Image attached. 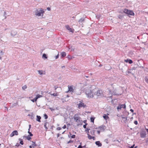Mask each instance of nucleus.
Instances as JSON below:
<instances>
[{
    "label": "nucleus",
    "instance_id": "58",
    "mask_svg": "<svg viewBox=\"0 0 148 148\" xmlns=\"http://www.w3.org/2000/svg\"><path fill=\"white\" fill-rule=\"evenodd\" d=\"M1 144H0V145H1Z\"/></svg>",
    "mask_w": 148,
    "mask_h": 148
},
{
    "label": "nucleus",
    "instance_id": "32",
    "mask_svg": "<svg viewBox=\"0 0 148 148\" xmlns=\"http://www.w3.org/2000/svg\"><path fill=\"white\" fill-rule=\"evenodd\" d=\"M94 119H95V118H93V117L91 118H90V121H91V122L94 123Z\"/></svg>",
    "mask_w": 148,
    "mask_h": 148
},
{
    "label": "nucleus",
    "instance_id": "19",
    "mask_svg": "<svg viewBox=\"0 0 148 148\" xmlns=\"http://www.w3.org/2000/svg\"><path fill=\"white\" fill-rule=\"evenodd\" d=\"M95 131L96 130H95V129L91 130L90 131L91 134L92 135H94L95 134Z\"/></svg>",
    "mask_w": 148,
    "mask_h": 148
},
{
    "label": "nucleus",
    "instance_id": "38",
    "mask_svg": "<svg viewBox=\"0 0 148 148\" xmlns=\"http://www.w3.org/2000/svg\"><path fill=\"white\" fill-rule=\"evenodd\" d=\"M134 123L136 125H137L138 124V122L137 121H135L134 122Z\"/></svg>",
    "mask_w": 148,
    "mask_h": 148
},
{
    "label": "nucleus",
    "instance_id": "30",
    "mask_svg": "<svg viewBox=\"0 0 148 148\" xmlns=\"http://www.w3.org/2000/svg\"><path fill=\"white\" fill-rule=\"evenodd\" d=\"M145 82L148 83V78H147V77H145Z\"/></svg>",
    "mask_w": 148,
    "mask_h": 148
},
{
    "label": "nucleus",
    "instance_id": "53",
    "mask_svg": "<svg viewBox=\"0 0 148 148\" xmlns=\"http://www.w3.org/2000/svg\"><path fill=\"white\" fill-rule=\"evenodd\" d=\"M146 130L147 131V132L148 133V129H146Z\"/></svg>",
    "mask_w": 148,
    "mask_h": 148
},
{
    "label": "nucleus",
    "instance_id": "25",
    "mask_svg": "<svg viewBox=\"0 0 148 148\" xmlns=\"http://www.w3.org/2000/svg\"><path fill=\"white\" fill-rule=\"evenodd\" d=\"M67 57L68 58L69 60H71L73 58H74V57H72L70 55L68 56Z\"/></svg>",
    "mask_w": 148,
    "mask_h": 148
},
{
    "label": "nucleus",
    "instance_id": "27",
    "mask_svg": "<svg viewBox=\"0 0 148 148\" xmlns=\"http://www.w3.org/2000/svg\"><path fill=\"white\" fill-rule=\"evenodd\" d=\"M146 136V134H141V137L142 138H144Z\"/></svg>",
    "mask_w": 148,
    "mask_h": 148
},
{
    "label": "nucleus",
    "instance_id": "43",
    "mask_svg": "<svg viewBox=\"0 0 148 148\" xmlns=\"http://www.w3.org/2000/svg\"><path fill=\"white\" fill-rule=\"evenodd\" d=\"M59 57V54H58L57 55L56 57V58L57 59Z\"/></svg>",
    "mask_w": 148,
    "mask_h": 148
},
{
    "label": "nucleus",
    "instance_id": "21",
    "mask_svg": "<svg viewBox=\"0 0 148 148\" xmlns=\"http://www.w3.org/2000/svg\"><path fill=\"white\" fill-rule=\"evenodd\" d=\"M32 142L33 143L32 144V145L33 147H35L37 146V145L36 143L35 142L32 141Z\"/></svg>",
    "mask_w": 148,
    "mask_h": 148
},
{
    "label": "nucleus",
    "instance_id": "54",
    "mask_svg": "<svg viewBox=\"0 0 148 148\" xmlns=\"http://www.w3.org/2000/svg\"><path fill=\"white\" fill-rule=\"evenodd\" d=\"M108 115H109V114L107 113V115H108Z\"/></svg>",
    "mask_w": 148,
    "mask_h": 148
},
{
    "label": "nucleus",
    "instance_id": "57",
    "mask_svg": "<svg viewBox=\"0 0 148 148\" xmlns=\"http://www.w3.org/2000/svg\"><path fill=\"white\" fill-rule=\"evenodd\" d=\"M70 134L71 135V134L70 133Z\"/></svg>",
    "mask_w": 148,
    "mask_h": 148
},
{
    "label": "nucleus",
    "instance_id": "2",
    "mask_svg": "<svg viewBox=\"0 0 148 148\" xmlns=\"http://www.w3.org/2000/svg\"><path fill=\"white\" fill-rule=\"evenodd\" d=\"M73 118L75 122L78 123V125H82L83 121L81 120V117L79 116L78 114H75L73 116Z\"/></svg>",
    "mask_w": 148,
    "mask_h": 148
},
{
    "label": "nucleus",
    "instance_id": "55",
    "mask_svg": "<svg viewBox=\"0 0 148 148\" xmlns=\"http://www.w3.org/2000/svg\"><path fill=\"white\" fill-rule=\"evenodd\" d=\"M50 109L51 110H52V109H51V108H50Z\"/></svg>",
    "mask_w": 148,
    "mask_h": 148
},
{
    "label": "nucleus",
    "instance_id": "8",
    "mask_svg": "<svg viewBox=\"0 0 148 148\" xmlns=\"http://www.w3.org/2000/svg\"><path fill=\"white\" fill-rule=\"evenodd\" d=\"M18 134V133L17 131L15 130L13 131L10 134V136L12 137L14 136L17 135Z\"/></svg>",
    "mask_w": 148,
    "mask_h": 148
},
{
    "label": "nucleus",
    "instance_id": "37",
    "mask_svg": "<svg viewBox=\"0 0 148 148\" xmlns=\"http://www.w3.org/2000/svg\"><path fill=\"white\" fill-rule=\"evenodd\" d=\"M75 135H73L71 136V138H75Z\"/></svg>",
    "mask_w": 148,
    "mask_h": 148
},
{
    "label": "nucleus",
    "instance_id": "49",
    "mask_svg": "<svg viewBox=\"0 0 148 148\" xmlns=\"http://www.w3.org/2000/svg\"><path fill=\"white\" fill-rule=\"evenodd\" d=\"M134 145H133L131 147H130V148H133L134 147Z\"/></svg>",
    "mask_w": 148,
    "mask_h": 148
},
{
    "label": "nucleus",
    "instance_id": "4",
    "mask_svg": "<svg viewBox=\"0 0 148 148\" xmlns=\"http://www.w3.org/2000/svg\"><path fill=\"white\" fill-rule=\"evenodd\" d=\"M123 12L128 15H134V13L132 10H130L127 9L125 8L124 9Z\"/></svg>",
    "mask_w": 148,
    "mask_h": 148
},
{
    "label": "nucleus",
    "instance_id": "16",
    "mask_svg": "<svg viewBox=\"0 0 148 148\" xmlns=\"http://www.w3.org/2000/svg\"><path fill=\"white\" fill-rule=\"evenodd\" d=\"M36 117H37V118L36 119V121L39 122H40L41 121H40V119H41V117L40 116L37 115L36 116Z\"/></svg>",
    "mask_w": 148,
    "mask_h": 148
},
{
    "label": "nucleus",
    "instance_id": "28",
    "mask_svg": "<svg viewBox=\"0 0 148 148\" xmlns=\"http://www.w3.org/2000/svg\"><path fill=\"white\" fill-rule=\"evenodd\" d=\"M50 95H53V96H57L58 95V94H57V93H53V94H50Z\"/></svg>",
    "mask_w": 148,
    "mask_h": 148
},
{
    "label": "nucleus",
    "instance_id": "13",
    "mask_svg": "<svg viewBox=\"0 0 148 148\" xmlns=\"http://www.w3.org/2000/svg\"><path fill=\"white\" fill-rule=\"evenodd\" d=\"M66 29L69 30L70 32H72L71 28L69 27V25H66Z\"/></svg>",
    "mask_w": 148,
    "mask_h": 148
},
{
    "label": "nucleus",
    "instance_id": "12",
    "mask_svg": "<svg viewBox=\"0 0 148 148\" xmlns=\"http://www.w3.org/2000/svg\"><path fill=\"white\" fill-rule=\"evenodd\" d=\"M103 118L106 120L109 119V117L108 115H106V114H104L103 116Z\"/></svg>",
    "mask_w": 148,
    "mask_h": 148
},
{
    "label": "nucleus",
    "instance_id": "44",
    "mask_svg": "<svg viewBox=\"0 0 148 148\" xmlns=\"http://www.w3.org/2000/svg\"><path fill=\"white\" fill-rule=\"evenodd\" d=\"M77 148H82V147L81 145H79L78 147Z\"/></svg>",
    "mask_w": 148,
    "mask_h": 148
},
{
    "label": "nucleus",
    "instance_id": "47",
    "mask_svg": "<svg viewBox=\"0 0 148 148\" xmlns=\"http://www.w3.org/2000/svg\"><path fill=\"white\" fill-rule=\"evenodd\" d=\"M92 139H93V140H95V137L92 136Z\"/></svg>",
    "mask_w": 148,
    "mask_h": 148
},
{
    "label": "nucleus",
    "instance_id": "34",
    "mask_svg": "<svg viewBox=\"0 0 148 148\" xmlns=\"http://www.w3.org/2000/svg\"><path fill=\"white\" fill-rule=\"evenodd\" d=\"M42 57H44L46 59H47V55L45 54H43V56H42Z\"/></svg>",
    "mask_w": 148,
    "mask_h": 148
},
{
    "label": "nucleus",
    "instance_id": "1",
    "mask_svg": "<svg viewBox=\"0 0 148 148\" xmlns=\"http://www.w3.org/2000/svg\"><path fill=\"white\" fill-rule=\"evenodd\" d=\"M93 90L89 89L86 90L85 93L87 97L92 98L94 97V95H95V93L94 92Z\"/></svg>",
    "mask_w": 148,
    "mask_h": 148
},
{
    "label": "nucleus",
    "instance_id": "39",
    "mask_svg": "<svg viewBox=\"0 0 148 148\" xmlns=\"http://www.w3.org/2000/svg\"><path fill=\"white\" fill-rule=\"evenodd\" d=\"M73 141L71 140H69V141L68 142H67V143L68 144H69V143H72L73 142Z\"/></svg>",
    "mask_w": 148,
    "mask_h": 148
},
{
    "label": "nucleus",
    "instance_id": "24",
    "mask_svg": "<svg viewBox=\"0 0 148 148\" xmlns=\"http://www.w3.org/2000/svg\"><path fill=\"white\" fill-rule=\"evenodd\" d=\"M95 129L96 130V131H97V133L99 134L100 133V131L99 130H98L97 128H96Z\"/></svg>",
    "mask_w": 148,
    "mask_h": 148
},
{
    "label": "nucleus",
    "instance_id": "7",
    "mask_svg": "<svg viewBox=\"0 0 148 148\" xmlns=\"http://www.w3.org/2000/svg\"><path fill=\"white\" fill-rule=\"evenodd\" d=\"M126 107V105L124 104H120L119 105V106L117 107V109L119 110H121L122 108L125 109Z\"/></svg>",
    "mask_w": 148,
    "mask_h": 148
},
{
    "label": "nucleus",
    "instance_id": "52",
    "mask_svg": "<svg viewBox=\"0 0 148 148\" xmlns=\"http://www.w3.org/2000/svg\"><path fill=\"white\" fill-rule=\"evenodd\" d=\"M86 120H85V121H84V123H86Z\"/></svg>",
    "mask_w": 148,
    "mask_h": 148
},
{
    "label": "nucleus",
    "instance_id": "40",
    "mask_svg": "<svg viewBox=\"0 0 148 148\" xmlns=\"http://www.w3.org/2000/svg\"><path fill=\"white\" fill-rule=\"evenodd\" d=\"M61 129V128L60 127H58L57 128V130H60Z\"/></svg>",
    "mask_w": 148,
    "mask_h": 148
},
{
    "label": "nucleus",
    "instance_id": "23",
    "mask_svg": "<svg viewBox=\"0 0 148 148\" xmlns=\"http://www.w3.org/2000/svg\"><path fill=\"white\" fill-rule=\"evenodd\" d=\"M42 97V96L39 95H36L35 98H36L37 100L39 98L41 97Z\"/></svg>",
    "mask_w": 148,
    "mask_h": 148
},
{
    "label": "nucleus",
    "instance_id": "22",
    "mask_svg": "<svg viewBox=\"0 0 148 148\" xmlns=\"http://www.w3.org/2000/svg\"><path fill=\"white\" fill-rule=\"evenodd\" d=\"M18 140L20 141V143L22 145H23L24 144L23 141L22 139L19 138Z\"/></svg>",
    "mask_w": 148,
    "mask_h": 148
},
{
    "label": "nucleus",
    "instance_id": "35",
    "mask_svg": "<svg viewBox=\"0 0 148 148\" xmlns=\"http://www.w3.org/2000/svg\"><path fill=\"white\" fill-rule=\"evenodd\" d=\"M28 133L29 134L30 136H33V134L29 132V129H28Z\"/></svg>",
    "mask_w": 148,
    "mask_h": 148
},
{
    "label": "nucleus",
    "instance_id": "36",
    "mask_svg": "<svg viewBox=\"0 0 148 148\" xmlns=\"http://www.w3.org/2000/svg\"><path fill=\"white\" fill-rule=\"evenodd\" d=\"M44 116L45 117V119H46L48 118V116L46 114H45L44 115Z\"/></svg>",
    "mask_w": 148,
    "mask_h": 148
},
{
    "label": "nucleus",
    "instance_id": "46",
    "mask_svg": "<svg viewBox=\"0 0 148 148\" xmlns=\"http://www.w3.org/2000/svg\"><path fill=\"white\" fill-rule=\"evenodd\" d=\"M19 145L18 143H17L16 145V146L17 147H18Z\"/></svg>",
    "mask_w": 148,
    "mask_h": 148
},
{
    "label": "nucleus",
    "instance_id": "6",
    "mask_svg": "<svg viewBox=\"0 0 148 148\" xmlns=\"http://www.w3.org/2000/svg\"><path fill=\"white\" fill-rule=\"evenodd\" d=\"M79 102V103L77 104L78 108L79 109H80L81 108H84L86 107V105L82 102L80 101Z\"/></svg>",
    "mask_w": 148,
    "mask_h": 148
},
{
    "label": "nucleus",
    "instance_id": "31",
    "mask_svg": "<svg viewBox=\"0 0 148 148\" xmlns=\"http://www.w3.org/2000/svg\"><path fill=\"white\" fill-rule=\"evenodd\" d=\"M37 99L35 98H34L33 99L31 100V101L33 102H36L37 101Z\"/></svg>",
    "mask_w": 148,
    "mask_h": 148
},
{
    "label": "nucleus",
    "instance_id": "18",
    "mask_svg": "<svg viewBox=\"0 0 148 148\" xmlns=\"http://www.w3.org/2000/svg\"><path fill=\"white\" fill-rule=\"evenodd\" d=\"M49 125V123L47 122H46L45 123L44 127L46 130L48 129Z\"/></svg>",
    "mask_w": 148,
    "mask_h": 148
},
{
    "label": "nucleus",
    "instance_id": "26",
    "mask_svg": "<svg viewBox=\"0 0 148 148\" xmlns=\"http://www.w3.org/2000/svg\"><path fill=\"white\" fill-rule=\"evenodd\" d=\"M25 138L27 140H30L31 138L30 137V136L29 135L25 136Z\"/></svg>",
    "mask_w": 148,
    "mask_h": 148
},
{
    "label": "nucleus",
    "instance_id": "20",
    "mask_svg": "<svg viewBox=\"0 0 148 148\" xmlns=\"http://www.w3.org/2000/svg\"><path fill=\"white\" fill-rule=\"evenodd\" d=\"M61 57H64L66 56V54L65 52H63L61 53Z\"/></svg>",
    "mask_w": 148,
    "mask_h": 148
},
{
    "label": "nucleus",
    "instance_id": "51",
    "mask_svg": "<svg viewBox=\"0 0 148 148\" xmlns=\"http://www.w3.org/2000/svg\"><path fill=\"white\" fill-rule=\"evenodd\" d=\"M32 146H31V145H30V146H29V147L30 148H32Z\"/></svg>",
    "mask_w": 148,
    "mask_h": 148
},
{
    "label": "nucleus",
    "instance_id": "56",
    "mask_svg": "<svg viewBox=\"0 0 148 148\" xmlns=\"http://www.w3.org/2000/svg\"><path fill=\"white\" fill-rule=\"evenodd\" d=\"M134 148H136V147Z\"/></svg>",
    "mask_w": 148,
    "mask_h": 148
},
{
    "label": "nucleus",
    "instance_id": "11",
    "mask_svg": "<svg viewBox=\"0 0 148 148\" xmlns=\"http://www.w3.org/2000/svg\"><path fill=\"white\" fill-rule=\"evenodd\" d=\"M125 62H128L130 64H132L133 63V61H132L130 59H127V60H124Z\"/></svg>",
    "mask_w": 148,
    "mask_h": 148
},
{
    "label": "nucleus",
    "instance_id": "48",
    "mask_svg": "<svg viewBox=\"0 0 148 148\" xmlns=\"http://www.w3.org/2000/svg\"><path fill=\"white\" fill-rule=\"evenodd\" d=\"M130 111L132 112H134L133 110L132 109H130Z\"/></svg>",
    "mask_w": 148,
    "mask_h": 148
},
{
    "label": "nucleus",
    "instance_id": "41",
    "mask_svg": "<svg viewBox=\"0 0 148 148\" xmlns=\"http://www.w3.org/2000/svg\"><path fill=\"white\" fill-rule=\"evenodd\" d=\"M87 125V124H86L85 125H83V127L84 128H86V126Z\"/></svg>",
    "mask_w": 148,
    "mask_h": 148
},
{
    "label": "nucleus",
    "instance_id": "14",
    "mask_svg": "<svg viewBox=\"0 0 148 148\" xmlns=\"http://www.w3.org/2000/svg\"><path fill=\"white\" fill-rule=\"evenodd\" d=\"M96 144L98 145L99 146L101 147L102 146V144L99 141H97L95 142Z\"/></svg>",
    "mask_w": 148,
    "mask_h": 148
},
{
    "label": "nucleus",
    "instance_id": "10",
    "mask_svg": "<svg viewBox=\"0 0 148 148\" xmlns=\"http://www.w3.org/2000/svg\"><path fill=\"white\" fill-rule=\"evenodd\" d=\"M105 126L104 125H102L99 127L98 128L99 129L100 131L102 132L103 131L105 130Z\"/></svg>",
    "mask_w": 148,
    "mask_h": 148
},
{
    "label": "nucleus",
    "instance_id": "50",
    "mask_svg": "<svg viewBox=\"0 0 148 148\" xmlns=\"http://www.w3.org/2000/svg\"><path fill=\"white\" fill-rule=\"evenodd\" d=\"M29 129H30L31 128V125H29Z\"/></svg>",
    "mask_w": 148,
    "mask_h": 148
},
{
    "label": "nucleus",
    "instance_id": "45",
    "mask_svg": "<svg viewBox=\"0 0 148 148\" xmlns=\"http://www.w3.org/2000/svg\"><path fill=\"white\" fill-rule=\"evenodd\" d=\"M47 9L49 11L50 10H51L50 8H49V7L47 8Z\"/></svg>",
    "mask_w": 148,
    "mask_h": 148
},
{
    "label": "nucleus",
    "instance_id": "3",
    "mask_svg": "<svg viewBox=\"0 0 148 148\" xmlns=\"http://www.w3.org/2000/svg\"><path fill=\"white\" fill-rule=\"evenodd\" d=\"M95 93V95L96 96L97 98H100L103 97V91L101 89H99L97 92H96Z\"/></svg>",
    "mask_w": 148,
    "mask_h": 148
},
{
    "label": "nucleus",
    "instance_id": "33",
    "mask_svg": "<svg viewBox=\"0 0 148 148\" xmlns=\"http://www.w3.org/2000/svg\"><path fill=\"white\" fill-rule=\"evenodd\" d=\"M27 88V86L26 85H25L22 87V89L23 90H25Z\"/></svg>",
    "mask_w": 148,
    "mask_h": 148
},
{
    "label": "nucleus",
    "instance_id": "42",
    "mask_svg": "<svg viewBox=\"0 0 148 148\" xmlns=\"http://www.w3.org/2000/svg\"><path fill=\"white\" fill-rule=\"evenodd\" d=\"M66 125H64V126H63V127H62V128H63V129H65V128H66Z\"/></svg>",
    "mask_w": 148,
    "mask_h": 148
},
{
    "label": "nucleus",
    "instance_id": "5",
    "mask_svg": "<svg viewBox=\"0 0 148 148\" xmlns=\"http://www.w3.org/2000/svg\"><path fill=\"white\" fill-rule=\"evenodd\" d=\"M40 12H39L38 10H36L35 12V15L38 16H40L41 14H43L45 12V11L42 9H40Z\"/></svg>",
    "mask_w": 148,
    "mask_h": 148
},
{
    "label": "nucleus",
    "instance_id": "15",
    "mask_svg": "<svg viewBox=\"0 0 148 148\" xmlns=\"http://www.w3.org/2000/svg\"><path fill=\"white\" fill-rule=\"evenodd\" d=\"M38 72L39 73L40 75L42 74H45V71H38Z\"/></svg>",
    "mask_w": 148,
    "mask_h": 148
},
{
    "label": "nucleus",
    "instance_id": "29",
    "mask_svg": "<svg viewBox=\"0 0 148 148\" xmlns=\"http://www.w3.org/2000/svg\"><path fill=\"white\" fill-rule=\"evenodd\" d=\"M88 137L89 139H92V136L91 135H90L89 134H88Z\"/></svg>",
    "mask_w": 148,
    "mask_h": 148
},
{
    "label": "nucleus",
    "instance_id": "9",
    "mask_svg": "<svg viewBox=\"0 0 148 148\" xmlns=\"http://www.w3.org/2000/svg\"><path fill=\"white\" fill-rule=\"evenodd\" d=\"M68 91L67 92H73L74 91L73 87V86H68Z\"/></svg>",
    "mask_w": 148,
    "mask_h": 148
},
{
    "label": "nucleus",
    "instance_id": "17",
    "mask_svg": "<svg viewBox=\"0 0 148 148\" xmlns=\"http://www.w3.org/2000/svg\"><path fill=\"white\" fill-rule=\"evenodd\" d=\"M121 118L123 120V122H126L127 120V117H123L121 116Z\"/></svg>",
    "mask_w": 148,
    "mask_h": 148
}]
</instances>
